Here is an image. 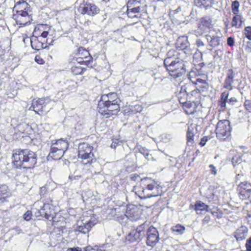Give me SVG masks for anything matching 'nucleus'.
I'll use <instances>...</instances> for the list:
<instances>
[{"mask_svg":"<svg viewBox=\"0 0 251 251\" xmlns=\"http://www.w3.org/2000/svg\"><path fill=\"white\" fill-rule=\"evenodd\" d=\"M52 200L50 199H47L45 202H43V205L42 207L38 210V211L36 212L35 214L37 217L41 216L48 219L51 215L50 213V205Z\"/></svg>","mask_w":251,"mask_h":251,"instance_id":"nucleus-15","label":"nucleus"},{"mask_svg":"<svg viewBox=\"0 0 251 251\" xmlns=\"http://www.w3.org/2000/svg\"><path fill=\"white\" fill-rule=\"evenodd\" d=\"M49 100L45 98L39 99L36 100H33L29 109L33 110L37 114L41 115L39 112L44 111V108L49 103Z\"/></svg>","mask_w":251,"mask_h":251,"instance_id":"nucleus-14","label":"nucleus"},{"mask_svg":"<svg viewBox=\"0 0 251 251\" xmlns=\"http://www.w3.org/2000/svg\"><path fill=\"white\" fill-rule=\"evenodd\" d=\"M30 44L32 48L37 51L47 47L46 44L44 43L42 40H39V37L33 35L31 37Z\"/></svg>","mask_w":251,"mask_h":251,"instance_id":"nucleus-18","label":"nucleus"},{"mask_svg":"<svg viewBox=\"0 0 251 251\" xmlns=\"http://www.w3.org/2000/svg\"><path fill=\"white\" fill-rule=\"evenodd\" d=\"M141 3V0H133L130 2V4H128V2L127 3V7H131L133 6H137V5Z\"/></svg>","mask_w":251,"mask_h":251,"instance_id":"nucleus-49","label":"nucleus"},{"mask_svg":"<svg viewBox=\"0 0 251 251\" xmlns=\"http://www.w3.org/2000/svg\"><path fill=\"white\" fill-rule=\"evenodd\" d=\"M213 0H195L194 3L196 6L200 8H205L207 9L210 7H212L216 11H219L217 8L212 5Z\"/></svg>","mask_w":251,"mask_h":251,"instance_id":"nucleus-20","label":"nucleus"},{"mask_svg":"<svg viewBox=\"0 0 251 251\" xmlns=\"http://www.w3.org/2000/svg\"><path fill=\"white\" fill-rule=\"evenodd\" d=\"M37 160L35 152L28 149H18L13 151L12 162L15 167L19 169H32Z\"/></svg>","mask_w":251,"mask_h":251,"instance_id":"nucleus-2","label":"nucleus"},{"mask_svg":"<svg viewBox=\"0 0 251 251\" xmlns=\"http://www.w3.org/2000/svg\"><path fill=\"white\" fill-rule=\"evenodd\" d=\"M231 127L228 120H221V141L230 140Z\"/></svg>","mask_w":251,"mask_h":251,"instance_id":"nucleus-11","label":"nucleus"},{"mask_svg":"<svg viewBox=\"0 0 251 251\" xmlns=\"http://www.w3.org/2000/svg\"><path fill=\"white\" fill-rule=\"evenodd\" d=\"M3 50L0 47V66L4 64Z\"/></svg>","mask_w":251,"mask_h":251,"instance_id":"nucleus-52","label":"nucleus"},{"mask_svg":"<svg viewBox=\"0 0 251 251\" xmlns=\"http://www.w3.org/2000/svg\"><path fill=\"white\" fill-rule=\"evenodd\" d=\"M211 22L212 20L209 17H204L200 20L198 25L206 32L211 27Z\"/></svg>","mask_w":251,"mask_h":251,"instance_id":"nucleus-26","label":"nucleus"},{"mask_svg":"<svg viewBox=\"0 0 251 251\" xmlns=\"http://www.w3.org/2000/svg\"><path fill=\"white\" fill-rule=\"evenodd\" d=\"M68 93L66 91H61L58 92L55 96V97L57 99L62 100L63 99L66 95H68Z\"/></svg>","mask_w":251,"mask_h":251,"instance_id":"nucleus-45","label":"nucleus"},{"mask_svg":"<svg viewBox=\"0 0 251 251\" xmlns=\"http://www.w3.org/2000/svg\"><path fill=\"white\" fill-rule=\"evenodd\" d=\"M35 60L37 63L39 64H43L44 63L43 59L40 58L39 57L38 58L37 56H36L35 58Z\"/></svg>","mask_w":251,"mask_h":251,"instance_id":"nucleus-60","label":"nucleus"},{"mask_svg":"<svg viewBox=\"0 0 251 251\" xmlns=\"http://www.w3.org/2000/svg\"><path fill=\"white\" fill-rule=\"evenodd\" d=\"M234 15L231 21V26L236 28H240L242 26L244 22L243 17L239 14Z\"/></svg>","mask_w":251,"mask_h":251,"instance_id":"nucleus-27","label":"nucleus"},{"mask_svg":"<svg viewBox=\"0 0 251 251\" xmlns=\"http://www.w3.org/2000/svg\"><path fill=\"white\" fill-rule=\"evenodd\" d=\"M208 141V137L204 136L201 139L200 142V145L201 147H203Z\"/></svg>","mask_w":251,"mask_h":251,"instance_id":"nucleus-55","label":"nucleus"},{"mask_svg":"<svg viewBox=\"0 0 251 251\" xmlns=\"http://www.w3.org/2000/svg\"><path fill=\"white\" fill-rule=\"evenodd\" d=\"M130 178L134 181H141L142 192L139 196L141 199H146L161 196L162 193L160 183L149 177L141 178L137 174H132Z\"/></svg>","mask_w":251,"mask_h":251,"instance_id":"nucleus-1","label":"nucleus"},{"mask_svg":"<svg viewBox=\"0 0 251 251\" xmlns=\"http://www.w3.org/2000/svg\"><path fill=\"white\" fill-rule=\"evenodd\" d=\"M102 96H106L107 98H105V100L114 101L117 98V94L116 93H109L107 95H104Z\"/></svg>","mask_w":251,"mask_h":251,"instance_id":"nucleus-46","label":"nucleus"},{"mask_svg":"<svg viewBox=\"0 0 251 251\" xmlns=\"http://www.w3.org/2000/svg\"><path fill=\"white\" fill-rule=\"evenodd\" d=\"M244 106L245 109L251 113V100H246L244 102Z\"/></svg>","mask_w":251,"mask_h":251,"instance_id":"nucleus-43","label":"nucleus"},{"mask_svg":"<svg viewBox=\"0 0 251 251\" xmlns=\"http://www.w3.org/2000/svg\"><path fill=\"white\" fill-rule=\"evenodd\" d=\"M196 85L198 86V89L200 91L204 92L207 90L208 85L206 82L200 84H199V83H196Z\"/></svg>","mask_w":251,"mask_h":251,"instance_id":"nucleus-40","label":"nucleus"},{"mask_svg":"<svg viewBox=\"0 0 251 251\" xmlns=\"http://www.w3.org/2000/svg\"><path fill=\"white\" fill-rule=\"evenodd\" d=\"M208 206L204 202L197 201L195 204V210L198 214H203L208 211Z\"/></svg>","mask_w":251,"mask_h":251,"instance_id":"nucleus-22","label":"nucleus"},{"mask_svg":"<svg viewBox=\"0 0 251 251\" xmlns=\"http://www.w3.org/2000/svg\"><path fill=\"white\" fill-rule=\"evenodd\" d=\"M236 191L240 200L248 201L251 202V188H250V183L249 181L241 182L237 185Z\"/></svg>","mask_w":251,"mask_h":251,"instance_id":"nucleus-7","label":"nucleus"},{"mask_svg":"<svg viewBox=\"0 0 251 251\" xmlns=\"http://www.w3.org/2000/svg\"><path fill=\"white\" fill-rule=\"evenodd\" d=\"M228 93L224 92L222 94L221 98V110H224L226 108Z\"/></svg>","mask_w":251,"mask_h":251,"instance_id":"nucleus-34","label":"nucleus"},{"mask_svg":"<svg viewBox=\"0 0 251 251\" xmlns=\"http://www.w3.org/2000/svg\"><path fill=\"white\" fill-rule=\"evenodd\" d=\"M93 147L87 143H81L78 147V156L82 159L81 163L83 165H87L96 161L93 158L94 154L92 152Z\"/></svg>","mask_w":251,"mask_h":251,"instance_id":"nucleus-6","label":"nucleus"},{"mask_svg":"<svg viewBox=\"0 0 251 251\" xmlns=\"http://www.w3.org/2000/svg\"><path fill=\"white\" fill-rule=\"evenodd\" d=\"M119 145H120V142L119 140L118 139H115L113 140L110 147L111 148L115 149L116 147Z\"/></svg>","mask_w":251,"mask_h":251,"instance_id":"nucleus-57","label":"nucleus"},{"mask_svg":"<svg viewBox=\"0 0 251 251\" xmlns=\"http://www.w3.org/2000/svg\"><path fill=\"white\" fill-rule=\"evenodd\" d=\"M179 92H183L184 93L188 94L190 95V93L193 92V91H191L189 92L188 90L187 85H185L181 87V90Z\"/></svg>","mask_w":251,"mask_h":251,"instance_id":"nucleus-51","label":"nucleus"},{"mask_svg":"<svg viewBox=\"0 0 251 251\" xmlns=\"http://www.w3.org/2000/svg\"><path fill=\"white\" fill-rule=\"evenodd\" d=\"M66 84L67 86L66 91L68 93L75 92L76 90L77 84V82L72 80H67L66 82Z\"/></svg>","mask_w":251,"mask_h":251,"instance_id":"nucleus-29","label":"nucleus"},{"mask_svg":"<svg viewBox=\"0 0 251 251\" xmlns=\"http://www.w3.org/2000/svg\"><path fill=\"white\" fill-rule=\"evenodd\" d=\"M48 34L49 33L48 31H43L41 34V37H42L43 38H45L48 36Z\"/></svg>","mask_w":251,"mask_h":251,"instance_id":"nucleus-64","label":"nucleus"},{"mask_svg":"<svg viewBox=\"0 0 251 251\" xmlns=\"http://www.w3.org/2000/svg\"><path fill=\"white\" fill-rule=\"evenodd\" d=\"M81 248L79 247H73V248H69L67 249V251H81Z\"/></svg>","mask_w":251,"mask_h":251,"instance_id":"nucleus-58","label":"nucleus"},{"mask_svg":"<svg viewBox=\"0 0 251 251\" xmlns=\"http://www.w3.org/2000/svg\"><path fill=\"white\" fill-rule=\"evenodd\" d=\"M148 225L144 223L138 226L135 230L140 233L141 236L143 237L145 235V229L148 227Z\"/></svg>","mask_w":251,"mask_h":251,"instance_id":"nucleus-38","label":"nucleus"},{"mask_svg":"<svg viewBox=\"0 0 251 251\" xmlns=\"http://www.w3.org/2000/svg\"><path fill=\"white\" fill-rule=\"evenodd\" d=\"M106 96H101L98 103V111L102 116L107 118L110 116L117 115L120 110L119 99H116L114 101L105 100Z\"/></svg>","mask_w":251,"mask_h":251,"instance_id":"nucleus-3","label":"nucleus"},{"mask_svg":"<svg viewBox=\"0 0 251 251\" xmlns=\"http://www.w3.org/2000/svg\"><path fill=\"white\" fill-rule=\"evenodd\" d=\"M78 11L82 14L94 16L100 11V9L95 4L86 3L79 6Z\"/></svg>","mask_w":251,"mask_h":251,"instance_id":"nucleus-13","label":"nucleus"},{"mask_svg":"<svg viewBox=\"0 0 251 251\" xmlns=\"http://www.w3.org/2000/svg\"><path fill=\"white\" fill-rule=\"evenodd\" d=\"M227 44L230 47H232L234 44V38L232 37H229L227 39Z\"/></svg>","mask_w":251,"mask_h":251,"instance_id":"nucleus-56","label":"nucleus"},{"mask_svg":"<svg viewBox=\"0 0 251 251\" xmlns=\"http://www.w3.org/2000/svg\"><path fill=\"white\" fill-rule=\"evenodd\" d=\"M194 34L196 36H201L204 33H206V32L201 27V26L198 25V28L196 30H195L194 31Z\"/></svg>","mask_w":251,"mask_h":251,"instance_id":"nucleus-44","label":"nucleus"},{"mask_svg":"<svg viewBox=\"0 0 251 251\" xmlns=\"http://www.w3.org/2000/svg\"><path fill=\"white\" fill-rule=\"evenodd\" d=\"M175 53H176V52L174 50H170L167 53V57L165 59L169 58L170 60H174L175 58H173V56H175Z\"/></svg>","mask_w":251,"mask_h":251,"instance_id":"nucleus-47","label":"nucleus"},{"mask_svg":"<svg viewBox=\"0 0 251 251\" xmlns=\"http://www.w3.org/2000/svg\"><path fill=\"white\" fill-rule=\"evenodd\" d=\"M32 216L31 211L28 210L24 215V220L28 221L31 220Z\"/></svg>","mask_w":251,"mask_h":251,"instance_id":"nucleus-50","label":"nucleus"},{"mask_svg":"<svg viewBox=\"0 0 251 251\" xmlns=\"http://www.w3.org/2000/svg\"><path fill=\"white\" fill-rule=\"evenodd\" d=\"M97 223V220L93 217L86 221L85 223H82L80 225H77L76 227L74 229V232L76 235H78L79 233L86 234L88 233Z\"/></svg>","mask_w":251,"mask_h":251,"instance_id":"nucleus-10","label":"nucleus"},{"mask_svg":"<svg viewBox=\"0 0 251 251\" xmlns=\"http://www.w3.org/2000/svg\"><path fill=\"white\" fill-rule=\"evenodd\" d=\"M182 11V8L181 6H178L176 9L173 11L174 14H177Z\"/></svg>","mask_w":251,"mask_h":251,"instance_id":"nucleus-62","label":"nucleus"},{"mask_svg":"<svg viewBox=\"0 0 251 251\" xmlns=\"http://www.w3.org/2000/svg\"><path fill=\"white\" fill-rule=\"evenodd\" d=\"M188 98L190 99V95L188 94L184 93L183 92H179L178 95L179 101L181 104H184L186 103Z\"/></svg>","mask_w":251,"mask_h":251,"instance_id":"nucleus-33","label":"nucleus"},{"mask_svg":"<svg viewBox=\"0 0 251 251\" xmlns=\"http://www.w3.org/2000/svg\"><path fill=\"white\" fill-rule=\"evenodd\" d=\"M205 82L206 81L205 80L200 78H198L196 79V83H199V84Z\"/></svg>","mask_w":251,"mask_h":251,"instance_id":"nucleus-63","label":"nucleus"},{"mask_svg":"<svg viewBox=\"0 0 251 251\" xmlns=\"http://www.w3.org/2000/svg\"><path fill=\"white\" fill-rule=\"evenodd\" d=\"M240 3L238 0L233 1L231 4V10L234 14H237L239 13Z\"/></svg>","mask_w":251,"mask_h":251,"instance_id":"nucleus-39","label":"nucleus"},{"mask_svg":"<svg viewBox=\"0 0 251 251\" xmlns=\"http://www.w3.org/2000/svg\"><path fill=\"white\" fill-rule=\"evenodd\" d=\"M244 34L246 37L249 40H251V26H246L244 29Z\"/></svg>","mask_w":251,"mask_h":251,"instance_id":"nucleus-42","label":"nucleus"},{"mask_svg":"<svg viewBox=\"0 0 251 251\" xmlns=\"http://www.w3.org/2000/svg\"><path fill=\"white\" fill-rule=\"evenodd\" d=\"M13 18L16 21L17 25H21V26H25L28 24H30V20H31L28 12L14 14L13 15Z\"/></svg>","mask_w":251,"mask_h":251,"instance_id":"nucleus-16","label":"nucleus"},{"mask_svg":"<svg viewBox=\"0 0 251 251\" xmlns=\"http://www.w3.org/2000/svg\"><path fill=\"white\" fill-rule=\"evenodd\" d=\"M146 235V243L149 246L152 247L155 246L160 239L158 230L153 226L147 228Z\"/></svg>","mask_w":251,"mask_h":251,"instance_id":"nucleus-8","label":"nucleus"},{"mask_svg":"<svg viewBox=\"0 0 251 251\" xmlns=\"http://www.w3.org/2000/svg\"><path fill=\"white\" fill-rule=\"evenodd\" d=\"M248 230L245 226H242L238 228L234 233V237L237 241L244 240L247 234Z\"/></svg>","mask_w":251,"mask_h":251,"instance_id":"nucleus-23","label":"nucleus"},{"mask_svg":"<svg viewBox=\"0 0 251 251\" xmlns=\"http://www.w3.org/2000/svg\"><path fill=\"white\" fill-rule=\"evenodd\" d=\"M138 150L147 160H150L152 158L151 155L150 154L149 151L146 148L140 147L138 148Z\"/></svg>","mask_w":251,"mask_h":251,"instance_id":"nucleus-36","label":"nucleus"},{"mask_svg":"<svg viewBox=\"0 0 251 251\" xmlns=\"http://www.w3.org/2000/svg\"><path fill=\"white\" fill-rule=\"evenodd\" d=\"M208 37L210 39L209 41V45L210 46L213 47V49L211 50L213 56L214 63L215 64H216V63L218 64L220 57L219 55V50L216 49L215 48L220 44V37L218 35H209Z\"/></svg>","mask_w":251,"mask_h":251,"instance_id":"nucleus-12","label":"nucleus"},{"mask_svg":"<svg viewBox=\"0 0 251 251\" xmlns=\"http://www.w3.org/2000/svg\"><path fill=\"white\" fill-rule=\"evenodd\" d=\"M86 69L80 66H73L71 68V72L75 75H82L86 71Z\"/></svg>","mask_w":251,"mask_h":251,"instance_id":"nucleus-35","label":"nucleus"},{"mask_svg":"<svg viewBox=\"0 0 251 251\" xmlns=\"http://www.w3.org/2000/svg\"><path fill=\"white\" fill-rule=\"evenodd\" d=\"M209 168H210L211 169V174L216 175L217 173V170H216L215 166L212 164H210L209 166Z\"/></svg>","mask_w":251,"mask_h":251,"instance_id":"nucleus-59","label":"nucleus"},{"mask_svg":"<svg viewBox=\"0 0 251 251\" xmlns=\"http://www.w3.org/2000/svg\"><path fill=\"white\" fill-rule=\"evenodd\" d=\"M164 66L170 75L175 78L181 76L187 71L184 61L178 58H175L174 60L165 59Z\"/></svg>","mask_w":251,"mask_h":251,"instance_id":"nucleus-4","label":"nucleus"},{"mask_svg":"<svg viewBox=\"0 0 251 251\" xmlns=\"http://www.w3.org/2000/svg\"><path fill=\"white\" fill-rule=\"evenodd\" d=\"M141 11V7L137 6L135 7H127V15L129 18H133L134 17H138L136 14L139 13Z\"/></svg>","mask_w":251,"mask_h":251,"instance_id":"nucleus-28","label":"nucleus"},{"mask_svg":"<svg viewBox=\"0 0 251 251\" xmlns=\"http://www.w3.org/2000/svg\"><path fill=\"white\" fill-rule=\"evenodd\" d=\"M201 51L198 50L193 55V59L196 60L197 62L200 61L202 59Z\"/></svg>","mask_w":251,"mask_h":251,"instance_id":"nucleus-41","label":"nucleus"},{"mask_svg":"<svg viewBox=\"0 0 251 251\" xmlns=\"http://www.w3.org/2000/svg\"><path fill=\"white\" fill-rule=\"evenodd\" d=\"M69 147L67 140L60 139L51 141L49 156L54 160L60 159Z\"/></svg>","mask_w":251,"mask_h":251,"instance_id":"nucleus-5","label":"nucleus"},{"mask_svg":"<svg viewBox=\"0 0 251 251\" xmlns=\"http://www.w3.org/2000/svg\"><path fill=\"white\" fill-rule=\"evenodd\" d=\"M171 229L172 232L175 234L181 235L184 233L185 230V227L181 225L177 224L175 226H173L171 228Z\"/></svg>","mask_w":251,"mask_h":251,"instance_id":"nucleus-32","label":"nucleus"},{"mask_svg":"<svg viewBox=\"0 0 251 251\" xmlns=\"http://www.w3.org/2000/svg\"><path fill=\"white\" fill-rule=\"evenodd\" d=\"M55 187V183L54 182L47 183L44 186L40 188V196L41 198H46L53 191Z\"/></svg>","mask_w":251,"mask_h":251,"instance_id":"nucleus-17","label":"nucleus"},{"mask_svg":"<svg viewBox=\"0 0 251 251\" xmlns=\"http://www.w3.org/2000/svg\"><path fill=\"white\" fill-rule=\"evenodd\" d=\"M194 129L188 127L187 133V139L188 143L192 144L194 142Z\"/></svg>","mask_w":251,"mask_h":251,"instance_id":"nucleus-37","label":"nucleus"},{"mask_svg":"<svg viewBox=\"0 0 251 251\" xmlns=\"http://www.w3.org/2000/svg\"><path fill=\"white\" fill-rule=\"evenodd\" d=\"M8 186L5 184L0 185V203L3 202L7 197Z\"/></svg>","mask_w":251,"mask_h":251,"instance_id":"nucleus-31","label":"nucleus"},{"mask_svg":"<svg viewBox=\"0 0 251 251\" xmlns=\"http://www.w3.org/2000/svg\"><path fill=\"white\" fill-rule=\"evenodd\" d=\"M246 248L247 251H251V236L247 240Z\"/></svg>","mask_w":251,"mask_h":251,"instance_id":"nucleus-54","label":"nucleus"},{"mask_svg":"<svg viewBox=\"0 0 251 251\" xmlns=\"http://www.w3.org/2000/svg\"><path fill=\"white\" fill-rule=\"evenodd\" d=\"M196 45L201 50L204 48V44L201 39H197L196 41Z\"/></svg>","mask_w":251,"mask_h":251,"instance_id":"nucleus-48","label":"nucleus"},{"mask_svg":"<svg viewBox=\"0 0 251 251\" xmlns=\"http://www.w3.org/2000/svg\"><path fill=\"white\" fill-rule=\"evenodd\" d=\"M143 238L140 233H139L135 229L132 230L126 236V239L130 243H134L135 242H139Z\"/></svg>","mask_w":251,"mask_h":251,"instance_id":"nucleus-25","label":"nucleus"},{"mask_svg":"<svg viewBox=\"0 0 251 251\" xmlns=\"http://www.w3.org/2000/svg\"><path fill=\"white\" fill-rule=\"evenodd\" d=\"M76 61L78 62V63H80V64H83L84 63H86L88 62V60H84L83 58H78L76 59Z\"/></svg>","mask_w":251,"mask_h":251,"instance_id":"nucleus-61","label":"nucleus"},{"mask_svg":"<svg viewBox=\"0 0 251 251\" xmlns=\"http://www.w3.org/2000/svg\"><path fill=\"white\" fill-rule=\"evenodd\" d=\"M126 216L130 220H136L139 217V210L137 207H133L129 208L127 207L126 212Z\"/></svg>","mask_w":251,"mask_h":251,"instance_id":"nucleus-24","label":"nucleus"},{"mask_svg":"<svg viewBox=\"0 0 251 251\" xmlns=\"http://www.w3.org/2000/svg\"><path fill=\"white\" fill-rule=\"evenodd\" d=\"M107 247V244H103L100 246H95L93 248L88 246L84 248V251H108L106 249Z\"/></svg>","mask_w":251,"mask_h":251,"instance_id":"nucleus-30","label":"nucleus"},{"mask_svg":"<svg viewBox=\"0 0 251 251\" xmlns=\"http://www.w3.org/2000/svg\"><path fill=\"white\" fill-rule=\"evenodd\" d=\"M176 46L177 50L183 51L187 55H191L193 53V50L186 36L179 37L176 40Z\"/></svg>","mask_w":251,"mask_h":251,"instance_id":"nucleus-9","label":"nucleus"},{"mask_svg":"<svg viewBox=\"0 0 251 251\" xmlns=\"http://www.w3.org/2000/svg\"><path fill=\"white\" fill-rule=\"evenodd\" d=\"M235 74L232 69H228L226 73V77L225 80L224 87L226 89H231V85L233 82Z\"/></svg>","mask_w":251,"mask_h":251,"instance_id":"nucleus-21","label":"nucleus"},{"mask_svg":"<svg viewBox=\"0 0 251 251\" xmlns=\"http://www.w3.org/2000/svg\"><path fill=\"white\" fill-rule=\"evenodd\" d=\"M241 160V158L236 155L234 156L232 158V164L235 165Z\"/></svg>","mask_w":251,"mask_h":251,"instance_id":"nucleus-53","label":"nucleus"},{"mask_svg":"<svg viewBox=\"0 0 251 251\" xmlns=\"http://www.w3.org/2000/svg\"><path fill=\"white\" fill-rule=\"evenodd\" d=\"M28 4L24 0L19 1L16 3L14 7L13 10L15 11V14L23 13L27 12Z\"/></svg>","mask_w":251,"mask_h":251,"instance_id":"nucleus-19","label":"nucleus"}]
</instances>
